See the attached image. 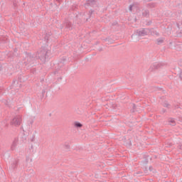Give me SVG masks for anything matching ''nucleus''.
I'll return each instance as SVG.
<instances>
[{"label":"nucleus","mask_w":182,"mask_h":182,"mask_svg":"<svg viewBox=\"0 0 182 182\" xmlns=\"http://www.w3.org/2000/svg\"><path fill=\"white\" fill-rule=\"evenodd\" d=\"M38 60V55L32 54L31 53L25 52V57L23 58V65L25 66H33V63Z\"/></svg>","instance_id":"obj_1"},{"label":"nucleus","mask_w":182,"mask_h":182,"mask_svg":"<svg viewBox=\"0 0 182 182\" xmlns=\"http://www.w3.org/2000/svg\"><path fill=\"white\" fill-rule=\"evenodd\" d=\"M37 56V59H40L41 62H46V59L49 58V53L48 49L45 47H42L40 50L35 54Z\"/></svg>","instance_id":"obj_2"},{"label":"nucleus","mask_w":182,"mask_h":182,"mask_svg":"<svg viewBox=\"0 0 182 182\" xmlns=\"http://www.w3.org/2000/svg\"><path fill=\"white\" fill-rule=\"evenodd\" d=\"M21 122L22 118H21L19 116H16L11 122V126H21Z\"/></svg>","instance_id":"obj_3"},{"label":"nucleus","mask_w":182,"mask_h":182,"mask_svg":"<svg viewBox=\"0 0 182 182\" xmlns=\"http://www.w3.org/2000/svg\"><path fill=\"white\" fill-rule=\"evenodd\" d=\"M97 0H87V2L85 4V9H87L90 6L95 7L97 6Z\"/></svg>","instance_id":"obj_4"},{"label":"nucleus","mask_w":182,"mask_h":182,"mask_svg":"<svg viewBox=\"0 0 182 182\" xmlns=\"http://www.w3.org/2000/svg\"><path fill=\"white\" fill-rule=\"evenodd\" d=\"M136 35L138 36H146L147 35V30L146 28H141L136 31Z\"/></svg>","instance_id":"obj_5"},{"label":"nucleus","mask_w":182,"mask_h":182,"mask_svg":"<svg viewBox=\"0 0 182 182\" xmlns=\"http://www.w3.org/2000/svg\"><path fill=\"white\" fill-rule=\"evenodd\" d=\"M63 66H64L63 63L60 62L58 63V68H57L56 70L54 72V75H56L57 73H63V72L60 71V69H62Z\"/></svg>","instance_id":"obj_6"},{"label":"nucleus","mask_w":182,"mask_h":182,"mask_svg":"<svg viewBox=\"0 0 182 182\" xmlns=\"http://www.w3.org/2000/svg\"><path fill=\"white\" fill-rule=\"evenodd\" d=\"M153 64L155 70H157V69H160L164 66V63H154Z\"/></svg>","instance_id":"obj_7"},{"label":"nucleus","mask_w":182,"mask_h":182,"mask_svg":"<svg viewBox=\"0 0 182 182\" xmlns=\"http://www.w3.org/2000/svg\"><path fill=\"white\" fill-rule=\"evenodd\" d=\"M64 26L66 29H69V31H72V23L70 21H68V20L65 21L63 23Z\"/></svg>","instance_id":"obj_8"},{"label":"nucleus","mask_w":182,"mask_h":182,"mask_svg":"<svg viewBox=\"0 0 182 182\" xmlns=\"http://www.w3.org/2000/svg\"><path fill=\"white\" fill-rule=\"evenodd\" d=\"M19 163V160L16 159L14 160L11 164V167L13 170H15V168H16V167H18V164Z\"/></svg>","instance_id":"obj_9"},{"label":"nucleus","mask_w":182,"mask_h":182,"mask_svg":"<svg viewBox=\"0 0 182 182\" xmlns=\"http://www.w3.org/2000/svg\"><path fill=\"white\" fill-rule=\"evenodd\" d=\"M18 144V139L15 138L12 144H11V149L12 151L15 150V149L16 148V146Z\"/></svg>","instance_id":"obj_10"},{"label":"nucleus","mask_w":182,"mask_h":182,"mask_svg":"<svg viewBox=\"0 0 182 182\" xmlns=\"http://www.w3.org/2000/svg\"><path fill=\"white\" fill-rule=\"evenodd\" d=\"M63 149H65V150H67L68 151H69V150H70V144L69 142H65L63 144Z\"/></svg>","instance_id":"obj_11"},{"label":"nucleus","mask_w":182,"mask_h":182,"mask_svg":"<svg viewBox=\"0 0 182 182\" xmlns=\"http://www.w3.org/2000/svg\"><path fill=\"white\" fill-rule=\"evenodd\" d=\"M74 126L75 127H76L77 129H81V127H83V124H82L80 122H74Z\"/></svg>","instance_id":"obj_12"},{"label":"nucleus","mask_w":182,"mask_h":182,"mask_svg":"<svg viewBox=\"0 0 182 182\" xmlns=\"http://www.w3.org/2000/svg\"><path fill=\"white\" fill-rule=\"evenodd\" d=\"M168 122V123H171V124H170L171 126H176V121L174 120L173 118H169Z\"/></svg>","instance_id":"obj_13"},{"label":"nucleus","mask_w":182,"mask_h":182,"mask_svg":"<svg viewBox=\"0 0 182 182\" xmlns=\"http://www.w3.org/2000/svg\"><path fill=\"white\" fill-rule=\"evenodd\" d=\"M156 7V3H149L146 4V8H155Z\"/></svg>","instance_id":"obj_14"},{"label":"nucleus","mask_w":182,"mask_h":182,"mask_svg":"<svg viewBox=\"0 0 182 182\" xmlns=\"http://www.w3.org/2000/svg\"><path fill=\"white\" fill-rule=\"evenodd\" d=\"M149 14H150V12L149 11V10H145L143 13L142 15L143 16H144L145 18H147L149 16Z\"/></svg>","instance_id":"obj_15"},{"label":"nucleus","mask_w":182,"mask_h":182,"mask_svg":"<svg viewBox=\"0 0 182 182\" xmlns=\"http://www.w3.org/2000/svg\"><path fill=\"white\" fill-rule=\"evenodd\" d=\"M105 42H107V43H113L114 41L111 38H106L105 39Z\"/></svg>","instance_id":"obj_16"},{"label":"nucleus","mask_w":182,"mask_h":182,"mask_svg":"<svg viewBox=\"0 0 182 182\" xmlns=\"http://www.w3.org/2000/svg\"><path fill=\"white\" fill-rule=\"evenodd\" d=\"M156 41H157V45H161V43H164V39H163V38H158L156 40Z\"/></svg>","instance_id":"obj_17"},{"label":"nucleus","mask_w":182,"mask_h":182,"mask_svg":"<svg viewBox=\"0 0 182 182\" xmlns=\"http://www.w3.org/2000/svg\"><path fill=\"white\" fill-rule=\"evenodd\" d=\"M50 35H52V33H46L44 36V39L45 41H46V42H48L49 41V36H50Z\"/></svg>","instance_id":"obj_18"},{"label":"nucleus","mask_w":182,"mask_h":182,"mask_svg":"<svg viewBox=\"0 0 182 182\" xmlns=\"http://www.w3.org/2000/svg\"><path fill=\"white\" fill-rule=\"evenodd\" d=\"M148 70H149V72H154V70H156V69H154V64L151 65Z\"/></svg>","instance_id":"obj_19"},{"label":"nucleus","mask_w":182,"mask_h":182,"mask_svg":"<svg viewBox=\"0 0 182 182\" xmlns=\"http://www.w3.org/2000/svg\"><path fill=\"white\" fill-rule=\"evenodd\" d=\"M93 12H95V10H90L88 13L89 18H92V15L93 14Z\"/></svg>","instance_id":"obj_20"},{"label":"nucleus","mask_w":182,"mask_h":182,"mask_svg":"<svg viewBox=\"0 0 182 182\" xmlns=\"http://www.w3.org/2000/svg\"><path fill=\"white\" fill-rule=\"evenodd\" d=\"M132 109H131L132 113H134L136 110V105L135 104H132Z\"/></svg>","instance_id":"obj_21"},{"label":"nucleus","mask_w":182,"mask_h":182,"mask_svg":"<svg viewBox=\"0 0 182 182\" xmlns=\"http://www.w3.org/2000/svg\"><path fill=\"white\" fill-rule=\"evenodd\" d=\"M178 28L180 29L182 28V21H180L178 23H177Z\"/></svg>","instance_id":"obj_22"},{"label":"nucleus","mask_w":182,"mask_h":182,"mask_svg":"<svg viewBox=\"0 0 182 182\" xmlns=\"http://www.w3.org/2000/svg\"><path fill=\"white\" fill-rule=\"evenodd\" d=\"M35 137H36V135H35V134H33L32 136V138L31 139V141L32 143H33V141H35Z\"/></svg>","instance_id":"obj_23"},{"label":"nucleus","mask_w":182,"mask_h":182,"mask_svg":"<svg viewBox=\"0 0 182 182\" xmlns=\"http://www.w3.org/2000/svg\"><path fill=\"white\" fill-rule=\"evenodd\" d=\"M164 107H170V105H169L168 103H167V102H165V103L164 104Z\"/></svg>","instance_id":"obj_24"},{"label":"nucleus","mask_w":182,"mask_h":182,"mask_svg":"<svg viewBox=\"0 0 182 182\" xmlns=\"http://www.w3.org/2000/svg\"><path fill=\"white\" fill-rule=\"evenodd\" d=\"M129 11H133V5H129Z\"/></svg>","instance_id":"obj_25"},{"label":"nucleus","mask_w":182,"mask_h":182,"mask_svg":"<svg viewBox=\"0 0 182 182\" xmlns=\"http://www.w3.org/2000/svg\"><path fill=\"white\" fill-rule=\"evenodd\" d=\"M144 164H147V163H149V159H146L144 161Z\"/></svg>","instance_id":"obj_26"},{"label":"nucleus","mask_w":182,"mask_h":182,"mask_svg":"<svg viewBox=\"0 0 182 182\" xmlns=\"http://www.w3.org/2000/svg\"><path fill=\"white\" fill-rule=\"evenodd\" d=\"M151 21H148L147 23H146V25L148 26H149V25H151Z\"/></svg>","instance_id":"obj_27"},{"label":"nucleus","mask_w":182,"mask_h":182,"mask_svg":"<svg viewBox=\"0 0 182 182\" xmlns=\"http://www.w3.org/2000/svg\"><path fill=\"white\" fill-rule=\"evenodd\" d=\"M14 6L15 8H16V7L18 6V4H16V1H14Z\"/></svg>","instance_id":"obj_28"},{"label":"nucleus","mask_w":182,"mask_h":182,"mask_svg":"<svg viewBox=\"0 0 182 182\" xmlns=\"http://www.w3.org/2000/svg\"><path fill=\"white\" fill-rule=\"evenodd\" d=\"M4 93V89L0 88V95H2Z\"/></svg>","instance_id":"obj_29"},{"label":"nucleus","mask_w":182,"mask_h":182,"mask_svg":"<svg viewBox=\"0 0 182 182\" xmlns=\"http://www.w3.org/2000/svg\"><path fill=\"white\" fill-rule=\"evenodd\" d=\"M72 9L73 11H76V6H73Z\"/></svg>","instance_id":"obj_30"},{"label":"nucleus","mask_w":182,"mask_h":182,"mask_svg":"<svg viewBox=\"0 0 182 182\" xmlns=\"http://www.w3.org/2000/svg\"><path fill=\"white\" fill-rule=\"evenodd\" d=\"M59 28H60V29H63V24H60V26H59Z\"/></svg>","instance_id":"obj_31"},{"label":"nucleus","mask_w":182,"mask_h":182,"mask_svg":"<svg viewBox=\"0 0 182 182\" xmlns=\"http://www.w3.org/2000/svg\"><path fill=\"white\" fill-rule=\"evenodd\" d=\"M179 36H182V30H181L178 33Z\"/></svg>","instance_id":"obj_32"},{"label":"nucleus","mask_w":182,"mask_h":182,"mask_svg":"<svg viewBox=\"0 0 182 182\" xmlns=\"http://www.w3.org/2000/svg\"><path fill=\"white\" fill-rule=\"evenodd\" d=\"M179 77H180L181 80H182V72H181V73L179 75Z\"/></svg>","instance_id":"obj_33"},{"label":"nucleus","mask_w":182,"mask_h":182,"mask_svg":"<svg viewBox=\"0 0 182 182\" xmlns=\"http://www.w3.org/2000/svg\"><path fill=\"white\" fill-rule=\"evenodd\" d=\"M56 2H58L59 5H60V2H62V0H55Z\"/></svg>","instance_id":"obj_34"},{"label":"nucleus","mask_w":182,"mask_h":182,"mask_svg":"<svg viewBox=\"0 0 182 182\" xmlns=\"http://www.w3.org/2000/svg\"><path fill=\"white\" fill-rule=\"evenodd\" d=\"M45 93H46V90H42V94H43V95H45Z\"/></svg>","instance_id":"obj_35"},{"label":"nucleus","mask_w":182,"mask_h":182,"mask_svg":"<svg viewBox=\"0 0 182 182\" xmlns=\"http://www.w3.org/2000/svg\"><path fill=\"white\" fill-rule=\"evenodd\" d=\"M149 171H153V166H149Z\"/></svg>","instance_id":"obj_36"},{"label":"nucleus","mask_w":182,"mask_h":182,"mask_svg":"<svg viewBox=\"0 0 182 182\" xmlns=\"http://www.w3.org/2000/svg\"><path fill=\"white\" fill-rule=\"evenodd\" d=\"M175 108H176V109H180V106H179V105H176V106H175Z\"/></svg>","instance_id":"obj_37"},{"label":"nucleus","mask_w":182,"mask_h":182,"mask_svg":"<svg viewBox=\"0 0 182 182\" xmlns=\"http://www.w3.org/2000/svg\"><path fill=\"white\" fill-rule=\"evenodd\" d=\"M162 113H166V109H162Z\"/></svg>","instance_id":"obj_38"},{"label":"nucleus","mask_w":182,"mask_h":182,"mask_svg":"<svg viewBox=\"0 0 182 182\" xmlns=\"http://www.w3.org/2000/svg\"><path fill=\"white\" fill-rule=\"evenodd\" d=\"M155 35H156V36H159V33L156 32Z\"/></svg>","instance_id":"obj_39"},{"label":"nucleus","mask_w":182,"mask_h":182,"mask_svg":"<svg viewBox=\"0 0 182 182\" xmlns=\"http://www.w3.org/2000/svg\"><path fill=\"white\" fill-rule=\"evenodd\" d=\"M171 146H173V144H169V146H168V147H171Z\"/></svg>","instance_id":"obj_40"},{"label":"nucleus","mask_w":182,"mask_h":182,"mask_svg":"<svg viewBox=\"0 0 182 182\" xmlns=\"http://www.w3.org/2000/svg\"><path fill=\"white\" fill-rule=\"evenodd\" d=\"M151 0H146V2H150Z\"/></svg>","instance_id":"obj_41"},{"label":"nucleus","mask_w":182,"mask_h":182,"mask_svg":"<svg viewBox=\"0 0 182 182\" xmlns=\"http://www.w3.org/2000/svg\"><path fill=\"white\" fill-rule=\"evenodd\" d=\"M8 126H9V124H6L5 125L6 127H8Z\"/></svg>","instance_id":"obj_42"},{"label":"nucleus","mask_w":182,"mask_h":182,"mask_svg":"<svg viewBox=\"0 0 182 182\" xmlns=\"http://www.w3.org/2000/svg\"><path fill=\"white\" fill-rule=\"evenodd\" d=\"M178 148H179L180 149H181V145H179V146H178Z\"/></svg>","instance_id":"obj_43"},{"label":"nucleus","mask_w":182,"mask_h":182,"mask_svg":"<svg viewBox=\"0 0 182 182\" xmlns=\"http://www.w3.org/2000/svg\"><path fill=\"white\" fill-rule=\"evenodd\" d=\"M134 36V35H132V36H131V38H133Z\"/></svg>","instance_id":"obj_44"},{"label":"nucleus","mask_w":182,"mask_h":182,"mask_svg":"<svg viewBox=\"0 0 182 182\" xmlns=\"http://www.w3.org/2000/svg\"><path fill=\"white\" fill-rule=\"evenodd\" d=\"M59 79H60V80H62V77H60Z\"/></svg>","instance_id":"obj_45"},{"label":"nucleus","mask_w":182,"mask_h":182,"mask_svg":"<svg viewBox=\"0 0 182 182\" xmlns=\"http://www.w3.org/2000/svg\"><path fill=\"white\" fill-rule=\"evenodd\" d=\"M32 123H33V121H31V124H32Z\"/></svg>","instance_id":"obj_46"},{"label":"nucleus","mask_w":182,"mask_h":182,"mask_svg":"<svg viewBox=\"0 0 182 182\" xmlns=\"http://www.w3.org/2000/svg\"><path fill=\"white\" fill-rule=\"evenodd\" d=\"M129 145L132 146V142H129Z\"/></svg>","instance_id":"obj_47"},{"label":"nucleus","mask_w":182,"mask_h":182,"mask_svg":"<svg viewBox=\"0 0 182 182\" xmlns=\"http://www.w3.org/2000/svg\"><path fill=\"white\" fill-rule=\"evenodd\" d=\"M86 21H89V18H87Z\"/></svg>","instance_id":"obj_48"},{"label":"nucleus","mask_w":182,"mask_h":182,"mask_svg":"<svg viewBox=\"0 0 182 182\" xmlns=\"http://www.w3.org/2000/svg\"><path fill=\"white\" fill-rule=\"evenodd\" d=\"M145 171V173L147 174V172L146 171Z\"/></svg>","instance_id":"obj_49"},{"label":"nucleus","mask_w":182,"mask_h":182,"mask_svg":"<svg viewBox=\"0 0 182 182\" xmlns=\"http://www.w3.org/2000/svg\"><path fill=\"white\" fill-rule=\"evenodd\" d=\"M33 147V145H31V149Z\"/></svg>","instance_id":"obj_50"}]
</instances>
